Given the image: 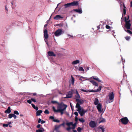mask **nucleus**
Wrapping results in <instances>:
<instances>
[{"label":"nucleus","instance_id":"44","mask_svg":"<svg viewBox=\"0 0 132 132\" xmlns=\"http://www.w3.org/2000/svg\"><path fill=\"white\" fill-rule=\"evenodd\" d=\"M71 129H72V127H69L68 128H66V130H67L68 131H69Z\"/></svg>","mask_w":132,"mask_h":132},{"label":"nucleus","instance_id":"12","mask_svg":"<svg viewBox=\"0 0 132 132\" xmlns=\"http://www.w3.org/2000/svg\"><path fill=\"white\" fill-rule=\"evenodd\" d=\"M75 92H76L75 99H79L80 98V96L77 89H75Z\"/></svg>","mask_w":132,"mask_h":132},{"label":"nucleus","instance_id":"30","mask_svg":"<svg viewBox=\"0 0 132 132\" xmlns=\"http://www.w3.org/2000/svg\"><path fill=\"white\" fill-rule=\"evenodd\" d=\"M38 132H43L44 131V129L42 127H41L40 129L38 130Z\"/></svg>","mask_w":132,"mask_h":132},{"label":"nucleus","instance_id":"45","mask_svg":"<svg viewBox=\"0 0 132 132\" xmlns=\"http://www.w3.org/2000/svg\"><path fill=\"white\" fill-rule=\"evenodd\" d=\"M51 102L53 104L57 103L58 104V103H59L55 101H52Z\"/></svg>","mask_w":132,"mask_h":132},{"label":"nucleus","instance_id":"7","mask_svg":"<svg viewBox=\"0 0 132 132\" xmlns=\"http://www.w3.org/2000/svg\"><path fill=\"white\" fill-rule=\"evenodd\" d=\"M77 123V122H76L74 124H73V123L72 122H70L69 123H66V124L68 126H69L70 125H71L72 126V129H74L75 128L76 126V125Z\"/></svg>","mask_w":132,"mask_h":132},{"label":"nucleus","instance_id":"1","mask_svg":"<svg viewBox=\"0 0 132 132\" xmlns=\"http://www.w3.org/2000/svg\"><path fill=\"white\" fill-rule=\"evenodd\" d=\"M129 16L128 15L127 16V19L126 17L125 18V28L127 29H130V27L131 26V24L130 23V20L129 19ZM124 30L127 33L131 34H132V32L129 30H126L124 28Z\"/></svg>","mask_w":132,"mask_h":132},{"label":"nucleus","instance_id":"63","mask_svg":"<svg viewBox=\"0 0 132 132\" xmlns=\"http://www.w3.org/2000/svg\"><path fill=\"white\" fill-rule=\"evenodd\" d=\"M13 117L14 118V119H16V116L15 115V116H14Z\"/></svg>","mask_w":132,"mask_h":132},{"label":"nucleus","instance_id":"46","mask_svg":"<svg viewBox=\"0 0 132 132\" xmlns=\"http://www.w3.org/2000/svg\"><path fill=\"white\" fill-rule=\"evenodd\" d=\"M78 119L77 117V116H76L75 117V121H76V122H77L78 121Z\"/></svg>","mask_w":132,"mask_h":132},{"label":"nucleus","instance_id":"9","mask_svg":"<svg viewBox=\"0 0 132 132\" xmlns=\"http://www.w3.org/2000/svg\"><path fill=\"white\" fill-rule=\"evenodd\" d=\"M78 111L81 116H83L86 112V111L81 109V108L79 110H78Z\"/></svg>","mask_w":132,"mask_h":132},{"label":"nucleus","instance_id":"57","mask_svg":"<svg viewBox=\"0 0 132 132\" xmlns=\"http://www.w3.org/2000/svg\"><path fill=\"white\" fill-rule=\"evenodd\" d=\"M45 121L44 120H42L41 121V123L42 124L44 123H45Z\"/></svg>","mask_w":132,"mask_h":132},{"label":"nucleus","instance_id":"31","mask_svg":"<svg viewBox=\"0 0 132 132\" xmlns=\"http://www.w3.org/2000/svg\"><path fill=\"white\" fill-rule=\"evenodd\" d=\"M78 70L79 71H82L84 72V69H83V68L81 67H79V68L78 69Z\"/></svg>","mask_w":132,"mask_h":132},{"label":"nucleus","instance_id":"4","mask_svg":"<svg viewBox=\"0 0 132 132\" xmlns=\"http://www.w3.org/2000/svg\"><path fill=\"white\" fill-rule=\"evenodd\" d=\"M129 120L127 117H125L120 119L119 121L124 125H126L128 122Z\"/></svg>","mask_w":132,"mask_h":132},{"label":"nucleus","instance_id":"32","mask_svg":"<svg viewBox=\"0 0 132 132\" xmlns=\"http://www.w3.org/2000/svg\"><path fill=\"white\" fill-rule=\"evenodd\" d=\"M71 83L72 85H73L74 83V79L73 76H71Z\"/></svg>","mask_w":132,"mask_h":132},{"label":"nucleus","instance_id":"53","mask_svg":"<svg viewBox=\"0 0 132 132\" xmlns=\"http://www.w3.org/2000/svg\"><path fill=\"white\" fill-rule=\"evenodd\" d=\"M67 35L68 36L70 37V38L72 37H73V36L70 35L69 34H67Z\"/></svg>","mask_w":132,"mask_h":132},{"label":"nucleus","instance_id":"60","mask_svg":"<svg viewBox=\"0 0 132 132\" xmlns=\"http://www.w3.org/2000/svg\"><path fill=\"white\" fill-rule=\"evenodd\" d=\"M33 102H36V100H31Z\"/></svg>","mask_w":132,"mask_h":132},{"label":"nucleus","instance_id":"64","mask_svg":"<svg viewBox=\"0 0 132 132\" xmlns=\"http://www.w3.org/2000/svg\"><path fill=\"white\" fill-rule=\"evenodd\" d=\"M6 6H5V9L7 11H8V10L7 9V8H6Z\"/></svg>","mask_w":132,"mask_h":132},{"label":"nucleus","instance_id":"10","mask_svg":"<svg viewBox=\"0 0 132 132\" xmlns=\"http://www.w3.org/2000/svg\"><path fill=\"white\" fill-rule=\"evenodd\" d=\"M96 108L98 112H102V111L101 110L102 108V105L101 104L99 103V104L96 106Z\"/></svg>","mask_w":132,"mask_h":132},{"label":"nucleus","instance_id":"62","mask_svg":"<svg viewBox=\"0 0 132 132\" xmlns=\"http://www.w3.org/2000/svg\"><path fill=\"white\" fill-rule=\"evenodd\" d=\"M33 95L35 96L36 95V93H34L32 94Z\"/></svg>","mask_w":132,"mask_h":132},{"label":"nucleus","instance_id":"37","mask_svg":"<svg viewBox=\"0 0 132 132\" xmlns=\"http://www.w3.org/2000/svg\"><path fill=\"white\" fill-rule=\"evenodd\" d=\"M79 120L80 121L82 122H84V120L82 118H81V119H79Z\"/></svg>","mask_w":132,"mask_h":132},{"label":"nucleus","instance_id":"34","mask_svg":"<svg viewBox=\"0 0 132 132\" xmlns=\"http://www.w3.org/2000/svg\"><path fill=\"white\" fill-rule=\"evenodd\" d=\"M60 127L59 125L58 126H55V130H57Z\"/></svg>","mask_w":132,"mask_h":132},{"label":"nucleus","instance_id":"13","mask_svg":"<svg viewBox=\"0 0 132 132\" xmlns=\"http://www.w3.org/2000/svg\"><path fill=\"white\" fill-rule=\"evenodd\" d=\"M48 55L50 56H56V55L53 52L49 51L47 52Z\"/></svg>","mask_w":132,"mask_h":132},{"label":"nucleus","instance_id":"47","mask_svg":"<svg viewBox=\"0 0 132 132\" xmlns=\"http://www.w3.org/2000/svg\"><path fill=\"white\" fill-rule=\"evenodd\" d=\"M32 100H28L27 101V102L30 104L31 103Z\"/></svg>","mask_w":132,"mask_h":132},{"label":"nucleus","instance_id":"17","mask_svg":"<svg viewBox=\"0 0 132 132\" xmlns=\"http://www.w3.org/2000/svg\"><path fill=\"white\" fill-rule=\"evenodd\" d=\"M101 86H100L97 89L95 90H91V92H99L101 90Z\"/></svg>","mask_w":132,"mask_h":132},{"label":"nucleus","instance_id":"21","mask_svg":"<svg viewBox=\"0 0 132 132\" xmlns=\"http://www.w3.org/2000/svg\"><path fill=\"white\" fill-rule=\"evenodd\" d=\"M74 11L79 13L81 14L82 13V11L81 9H74Z\"/></svg>","mask_w":132,"mask_h":132},{"label":"nucleus","instance_id":"58","mask_svg":"<svg viewBox=\"0 0 132 132\" xmlns=\"http://www.w3.org/2000/svg\"><path fill=\"white\" fill-rule=\"evenodd\" d=\"M38 107L36 106L34 109H35L37 111L38 110Z\"/></svg>","mask_w":132,"mask_h":132},{"label":"nucleus","instance_id":"3","mask_svg":"<svg viewBox=\"0 0 132 132\" xmlns=\"http://www.w3.org/2000/svg\"><path fill=\"white\" fill-rule=\"evenodd\" d=\"M75 93V89H71V90L68 92L67 94L66 97L65 98H71L72 95Z\"/></svg>","mask_w":132,"mask_h":132},{"label":"nucleus","instance_id":"61","mask_svg":"<svg viewBox=\"0 0 132 132\" xmlns=\"http://www.w3.org/2000/svg\"><path fill=\"white\" fill-rule=\"evenodd\" d=\"M30 97V96H27L26 97V98H25L26 99H27V98H29Z\"/></svg>","mask_w":132,"mask_h":132},{"label":"nucleus","instance_id":"36","mask_svg":"<svg viewBox=\"0 0 132 132\" xmlns=\"http://www.w3.org/2000/svg\"><path fill=\"white\" fill-rule=\"evenodd\" d=\"M81 90L83 92H91V90H88V91L85 90L83 89H81Z\"/></svg>","mask_w":132,"mask_h":132},{"label":"nucleus","instance_id":"28","mask_svg":"<svg viewBox=\"0 0 132 132\" xmlns=\"http://www.w3.org/2000/svg\"><path fill=\"white\" fill-rule=\"evenodd\" d=\"M64 6H65V8L71 6L70 3L65 4L64 5Z\"/></svg>","mask_w":132,"mask_h":132},{"label":"nucleus","instance_id":"54","mask_svg":"<svg viewBox=\"0 0 132 132\" xmlns=\"http://www.w3.org/2000/svg\"><path fill=\"white\" fill-rule=\"evenodd\" d=\"M41 125L40 124H38L37 126V128H40Z\"/></svg>","mask_w":132,"mask_h":132},{"label":"nucleus","instance_id":"56","mask_svg":"<svg viewBox=\"0 0 132 132\" xmlns=\"http://www.w3.org/2000/svg\"><path fill=\"white\" fill-rule=\"evenodd\" d=\"M41 121V119L40 118H39L38 119V122L39 123H40Z\"/></svg>","mask_w":132,"mask_h":132},{"label":"nucleus","instance_id":"29","mask_svg":"<svg viewBox=\"0 0 132 132\" xmlns=\"http://www.w3.org/2000/svg\"><path fill=\"white\" fill-rule=\"evenodd\" d=\"M98 103V100H95L94 102V104L95 105H97L99 103Z\"/></svg>","mask_w":132,"mask_h":132},{"label":"nucleus","instance_id":"14","mask_svg":"<svg viewBox=\"0 0 132 132\" xmlns=\"http://www.w3.org/2000/svg\"><path fill=\"white\" fill-rule=\"evenodd\" d=\"M71 6H77L79 4L78 1H73L70 3Z\"/></svg>","mask_w":132,"mask_h":132},{"label":"nucleus","instance_id":"42","mask_svg":"<svg viewBox=\"0 0 132 132\" xmlns=\"http://www.w3.org/2000/svg\"><path fill=\"white\" fill-rule=\"evenodd\" d=\"M14 114H17V115H19V113L18 112V111H15L14 112Z\"/></svg>","mask_w":132,"mask_h":132},{"label":"nucleus","instance_id":"41","mask_svg":"<svg viewBox=\"0 0 132 132\" xmlns=\"http://www.w3.org/2000/svg\"><path fill=\"white\" fill-rule=\"evenodd\" d=\"M121 60H122V62H123V65L124 63L125 62V59H123L122 58V57L121 56Z\"/></svg>","mask_w":132,"mask_h":132},{"label":"nucleus","instance_id":"22","mask_svg":"<svg viewBox=\"0 0 132 132\" xmlns=\"http://www.w3.org/2000/svg\"><path fill=\"white\" fill-rule=\"evenodd\" d=\"M76 102L79 103V104H82L84 102L83 100H76Z\"/></svg>","mask_w":132,"mask_h":132},{"label":"nucleus","instance_id":"33","mask_svg":"<svg viewBox=\"0 0 132 132\" xmlns=\"http://www.w3.org/2000/svg\"><path fill=\"white\" fill-rule=\"evenodd\" d=\"M113 100H108L106 101V103L107 104L110 103L112 102L113 101Z\"/></svg>","mask_w":132,"mask_h":132},{"label":"nucleus","instance_id":"26","mask_svg":"<svg viewBox=\"0 0 132 132\" xmlns=\"http://www.w3.org/2000/svg\"><path fill=\"white\" fill-rule=\"evenodd\" d=\"M80 61L79 60H77L74 61L72 62V64L73 65L75 64L79 63Z\"/></svg>","mask_w":132,"mask_h":132},{"label":"nucleus","instance_id":"48","mask_svg":"<svg viewBox=\"0 0 132 132\" xmlns=\"http://www.w3.org/2000/svg\"><path fill=\"white\" fill-rule=\"evenodd\" d=\"M8 125H9V124H4L3 125V126L4 127H7L8 126Z\"/></svg>","mask_w":132,"mask_h":132},{"label":"nucleus","instance_id":"2","mask_svg":"<svg viewBox=\"0 0 132 132\" xmlns=\"http://www.w3.org/2000/svg\"><path fill=\"white\" fill-rule=\"evenodd\" d=\"M67 107V105L64 104L63 103H58V105L57 106V110H63L64 109L65 110Z\"/></svg>","mask_w":132,"mask_h":132},{"label":"nucleus","instance_id":"59","mask_svg":"<svg viewBox=\"0 0 132 132\" xmlns=\"http://www.w3.org/2000/svg\"><path fill=\"white\" fill-rule=\"evenodd\" d=\"M64 122H63V123H62V124L59 125L60 126V127L61 126H64Z\"/></svg>","mask_w":132,"mask_h":132},{"label":"nucleus","instance_id":"35","mask_svg":"<svg viewBox=\"0 0 132 132\" xmlns=\"http://www.w3.org/2000/svg\"><path fill=\"white\" fill-rule=\"evenodd\" d=\"M127 82L126 80H124V79L122 80L121 81V83L122 84H124L125 83H126Z\"/></svg>","mask_w":132,"mask_h":132},{"label":"nucleus","instance_id":"11","mask_svg":"<svg viewBox=\"0 0 132 132\" xmlns=\"http://www.w3.org/2000/svg\"><path fill=\"white\" fill-rule=\"evenodd\" d=\"M44 38L47 39L48 37V31L47 30L45 29L44 30Z\"/></svg>","mask_w":132,"mask_h":132},{"label":"nucleus","instance_id":"19","mask_svg":"<svg viewBox=\"0 0 132 132\" xmlns=\"http://www.w3.org/2000/svg\"><path fill=\"white\" fill-rule=\"evenodd\" d=\"M109 99H113L114 98V94L113 92L110 93L109 95Z\"/></svg>","mask_w":132,"mask_h":132},{"label":"nucleus","instance_id":"5","mask_svg":"<svg viewBox=\"0 0 132 132\" xmlns=\"http://www.w3.org/2000/svg\"><path fill=\"white\" fill-rule=\"evenodd\" d=\"M63 33L62 30L61 29H59L55 31L54 35L58 37L61 35Z\"/></svg>","mask_w":132,"mask_h":132},{"label":"nucleus","instance_id":"55","mask_svg":"<svg viewBox=\"0 0 132 132\" xmlns=\"http://www.w3.org/2000/svg\"><path fill=\"white\" fill-rule=\"evenodd\" d=\"M106 28L107 29H109V28H110V27L108 25H106Z\"/></svg>","mask_w":132,"mask_h":132},{"label":"nucleus","instance_id":"6","mask_svg":"<svg viewBox=\"0 0 132 132\" xmlns=\"http://www.w3.org/2000/svg\"><path fill=\"white\" fill-rule=\"evenodd\" d=\"M53 111L55 112H60L61 113V115H62L63 114V111H64L65 110L64 109H63V110H60V109L56 110L55 109V107L54 106H53Z\"/></svg>","mask_w":132,"mask_h":132},{"label":"nucleus","instance_id":"52","mask_svg":"<svg viewBox=\"0 0 132 132\" xmlns=\"http://www.w3.org/2000/svg\"><path fill=\"white\" fill-rule=\"evenodd\" d=\"M100 129H101L102 132H104V129L102 127H99Z\"/></svg>","mask_w":132,"mask_h":132},{"label":"nucleus","instance_id":"51","mask_svg":"<svg viewBox=\"0 0 132 132\" xmlns=\"http://www.w3.org/2000/svg\"><path fill=\"white\" fill-rule=\"evenodd\" d=\"M74 114L76 116H77L78 115V114L77 112H76L74 113Z\"/></svg>","mask_w":132,"mask_h":132},{"label":"nucleus","instance_id":"20","mask_svg":"<svg viewBox=\"0 0 132 132\" xmlns=\"http://www.w3.org/2000/svg\"><path fill=\"white\" fill-rule=\"evenodd\" d=\"M11 112V108L10 106L8 107L7 109L5 110L4 112L5 113H10Z\"/></svg>","mask_w":132,"mask_h":132},{"label":"nucleus","instance_id":"49","mask_svg":"<svg viewBox=\"0 0 132 132\" xmlns=\"http://www.w3.org/2000/svg\"><path fill=\"white\" fill-rule=\"evenodd\" d=\"M9 117L10 118H11L12 117V114H10L9 115Z\"/></svg>","mask_w":132,"mask_h":132},{"label":"nucleus","instance_id":"18","mask_svg":"<svg viewBox=\"0 0 132 132\" xmlns=\"http://www.w3.org/2000/svg\"><path fill=\"white\" fill-rule=\"evenodd\" d=\"M91 79H93L98 81L99 82H101V81L96 76H93L91 77Z\"/></svg>","mask_w":132,"mask_h":132},{"label":"nucleus","instance_id":"25","mask_svg":"<svg viewBox=\"0 0 132 132\" xmlns=\"http://www.w3.org/2000/svg\"><path fill=\"white\" fill-rule=\"evenodd\" d=\"M76 107V108H78V110H79L80 109H81V108L80 106V104L78 103H77Z\"/></svg>","mask_w":132,"mask_h":132},{"label":"nucleus","instance_id":"43","mask_svg":"<svg viewBox=\"0 0 132 132\" xmlns=\"http://www.w3.org/2000/svg\"><path fill=\"white\" fill-rule=\"evenodd\" d=\"M105 121V119H103L102 120L100 121L99 123L104 122Z\"/></svg>","mask_w":132,"mask_h":132},{"label":"nucleus","instance_id":"50","mask_svg":"<svg viewBox=\"0 0 132 132\" xmlns=\"http://www.w3.org/2000/svg\"><path fill=\"white\" fill-rule=\"evenodd\" d=\"M31 105H32V107H33V108L34 109H35V107H36V106H35V105L34 104H32H32H31Z\"/></svg>","mask_w":132,"mask_h":132},{"label":"nucleus","instance_id":"40","mask_svg":"<svg viewBox=\"0 0 132 132\" xmlns=\"http://www.w3.org/2000/svg\"><path fill=\"white\" fill-rule=\"evenodd\" d=\"M44 112L45 113L47 114H48L49 113V112L47 110H46Z\"/></svg>","mask_w":132,"mask_h":132},{"label":"nucleus","instance_id":"24","mask_svg":"<svg viewBox=\"0 0 132 132\" xmlns=\"http://www.w3.org/2000/svg\"><path fill=\"white\" fill-rule=\"evenodd\" d=\"M43 111L42 110L38 111L36 112V116H39L40 115V114L42 113Z\"/></svg>","mask_w":132,"mask_h":132},{"label":"nucleus","instance_id":"8","mask_svg":"<svg viewBox=\"0 0 132 132\" xmlns=\"http://www.w3.org/2000/svg\"><path fill=\"white\" fill-rule=\"evenodd\" d=\"M120 7L121 9L122 8L124 7V8L123 9V14H122V16L123 15V14L125 15L126 13V10L125 9L126 7H125V5L124 4H120ZM122 17L121 19V20H122Z\"/></svg>","mask_w":132,"mask_h":132},{"label":"nucleus","instance_id":"38","mask_svg":"<svg viewBox=\"0 0 132 132\" xmlns=\"http://www.w3.org/2000/svg\"><path fill=\"white\" fill-rule=\"evenodd\" d=\"M78 132H80L81 131V128L79 127L77 129Z\"/></svg>","mask_w":132,"mask_h":132},{"label":"nucleus","instance_id":"15","mask_svg":"<svg viewBox=\"0 0 132 132\" xmlns=\"http://www.w3.org/2000/svg\"><path fill=\"white\" fill-rule=\"evenodd\" d=\"M97 123L96 122L91 120V128H94L96 127Z\"/></svg>","mask_w":132,"mask_h":132},{"label":"nucleus","instance_id":"23","mask_svg":"<svg viewBox=\"0 0 132 132\" xmlns=\"http://www.w3.org/2000/svg\"><path fill=\"white\" fill-rule=\"evenodd\" d=\"M63 18L59 15H57L54 18V19L56 20H58L60 18Z\"/></svg>","mask_w":132,"mask_h":132},{"label":"nucleus","instance_id":"39","mask_svg":"<svg viewBox=\"0 0 132 132\" xmlns=\"http://www.w3.org/2000/svg\"><path fill=\"white\" fill-rule=\"evenodd\" d=\"M130 37L128 36H126L125 37L126 39L127 40H129L130 39Z\"/></svg>","mask_w":132,"mask_h":132},{"label":"nucleus","instance_id":"16","mask_svg":"<svg viewBox=\"0 0 132 132\" xmlns=\"http://www.w3.org/2000/svg\"><path fill=\"white\" fill-rule=\"evenodd\" d=\"M50 119L53 120V121L54 122H59L60 121L57 119H54V117L52 116H51L49 117Z\"/></svg>","mask_w":132,"mask_h":132},{"label":"nucleus","instance_id":"27","mask_svg":"<svg viewBox=\"0 0 132 132\" xmlns=\"http://www.w3.org/2000/svg\"><path fill=\"white\" fill-rule=\"evenodd\" d=\"M91 83L93 85L96 86H98V84L96 82L91 80Z\"/></svg>","mask_w":132,"mask_h":132}]
</instances>
